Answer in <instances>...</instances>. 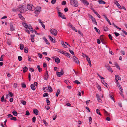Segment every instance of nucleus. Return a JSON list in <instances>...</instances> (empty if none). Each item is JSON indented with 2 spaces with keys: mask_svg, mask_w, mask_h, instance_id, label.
Wrapping results in <instances>:
<instances>
[{
  "mask_svg": "<svg viewBox=\"0 0 127 127\" xmlns=\"http://www.w3.org/2000/svg\"><path fill=\"white\" fill-rule=\"evenodd\" d=\"M70 4L73 6L77 7L78 6V3L76 0H69Z\"/></svg>",
  "mask_w": 127,
  "mask_h": 127,
  "instance_id": "obj_1",
  "label": "nucleus"
},
{
  "mask_svg": "<svg viewBox=\"0 0 127 127\" xmlns=\"http://www.w3.org/2000/svg\"><path fill=\"white\" fill-rule=\"evenodd\" d=\"M41 9V7L40 6H37L35 8H34L35 14V16H37L39 14L40 12Z\"/></svg>",
  "mask_w": 127,
  "mask_h": 127,
  "instance_id": "obj_2",
  "label": "nucleus"
},
{
  "mask_svg": "<svg viewBox=\"0 0 127 127\" xmlns=\"http://www.w3.org/2000/svg\"><path fill=\"white\" fill-rule=\"evenodd\" d=\"M27 9L30 11H33L34 10V7L32 4H29L27 6Z\"/></svg>",
  "mask_w": 127,
  "mask_h": 127,
  "instance_id": "obj_3",
  "label": "nucleus"
},
{
  "mask_svg": "<svg viewBox=\"0 0 127 127\" xmlns=\"http://www.w3.org/2000/svg\"><path fill=\"white\" fill-rule=\"evenodd\" d=\"M50 32L52 35H56L57 33L58 32L56 30L54 29H52L50 31Z\"/></svg>",
  "mask_w": 127,
  "mask_h": 127,
  "instance_id": "obj_4",
  "label": "nucleus"
},
{
  "mask_svg": "<svg viewBox=\"0 0 127 127\" xmlns=\"http://www.w3.org/2000/svg\"><path fill=\"white\" fill-rule=\"evenodd\" d=\"M58 14H59V16L60 17L63 19H65L66 18L64 15L61 12H58Z\"/></svg>",
  "mask_w": 127,
  "mask_h": 127,
  "instance_id": "obj_5",
  "label": "nucleus"
},
{
  "mask_svg": "<svg viewBox=\"0 0 127 127\" xmlns=\"http://www.w3.org/2000/svg\"><path fill=\"white\" fill-rule=\"evenodd\" d=\"M73 59L75 63H76L77 64H79V61L77 57H73Z\"/></svg>",
  "mask_w": 127,
  "mask_h": 127,
  "instance_id": "obj_6",
  "label": "nucleus"
},
{
  "mask_svg": "<svg viewBox=\"0 0 127 127\" xmlns=\"http://www.w3.org/2000/svg\"><path fill=\"white\" fill-rule=\"evenodd\" d=\"M114 3L116 5V6L119 7V8L121 9H122V7L118 3V1L115 0L114 1Z\"/></svg>",
  "mask_w": 127,
  "mask_h": 127,
  "instance_id": "obj_7",
  "label": "nucleus"
},
{
  "mask_svg": "<svg viewBox=\"0 0 127 127\" xmlns=\"http://www.w3.org/2000/svg\"><path fill=\"white\" fill-rule=\"evenodd\" d=\"M81 2L84 4V5L86 6H88L89 4V3L86 0H82Z\"/></svg>",
  "mask_w": 127,
  "mask_h": 127,
  "instance_id": "obj_8",
  "label": "nucleus"
},
{
  "mask_svg": "<svg viewBox=\"0 0 127 127\" xmlns=\"http://www.w3.org/2000/svg\"><path fill=\"white\" fill-rule=\"evenodd\" d=\"M115 78L116 82L118 81V80H121V78L118 75H116L115 76Z\"/></svg>",
  "mask_w": 127,
  "mask_h": 127,
  "instance_id": "obj_9",
  "label": "nucleus"
},
{
  "mask_svg": "<svg viewBox=\"0 0 127 127\" xmlns=\"http://www.w3.org/2000/svg\"><path fill=\"white\" fill-rule=\"evenodd\" d=\"M69 26L70 28H71L74 31L76 32H77V30L70 23L69 24Z\"/></svg>",
  "mask_w": 127,
  "mask_h": 127,
  "instance_id": "obj_10",
  "label": "nucleus"
},
{
  "mask_svg": "<svg viewBox=\"0 0 127 127\" xmlns=\"http://www.w3.org/2000/svg\"><path fill=\"white\" fill-rule=\"evenodd\" d=\"M49 76L48 72L47 70H46V74H45V77H44V79L45 80H47L48 78V77Z\"/></svg>",
  "mask_w": 127,
  "mask_h": 127,
  "instance_id": "obj_11",
  "label": "nucleus"
},
{
  "mask_svg": "<svg viewBox=\"0 0 127 127\" xmlns=\"http://www.w3.org/2000/svg\"><path fill=\"white\" fill-rule=\"evenodd\" d=\"M18 11H19L21 13L24 12L25 11L22 8V6L20 7L18 9Z\"/></svg>",
  "mask_w": 127,
  "mask_h": 127,
  "instance_id": "obj_12",
  "label": "nucleus"
},
{
  "mask_svg": "<svg viewBox=\"0 0 127 127\" xmlns=\"http://www.w3.org/2000/svg\"><path fill=\"white\" fill-rule=\"evenodd\" d=\"M56 74L58 77H60L62 75L64 74V73L63 72H57Z\"/></svg>",
  "mask_w": 127,
  "mask_h": 127,
  "instance_id": "obj_13",
  "label": "nucleus"
},
{
  "mask_svg": "<svg viewBox=\"0 0 127 127\" xmlns=\"http://www.w3.org/2000/svg\"><path fill=\"white\" fill-rule=\"evenodd\" d=\"M96 97L98 101L99 102H101L102 101V100L100 99V96L96 94Z\"/></svg>",
  "mask_w": 127,
  "mask_h": 127,
  "instance_id": "obj_14",
  "label": "nucleus"
},
{
  "mask_svg": "<svg viewBox=\"0 0 127 127\" xmlns=\"http://www.w3.org/2000/svg\"><path fill=\"white\" fill-rule=\"evenodd\" d=\"M91 19L92 20V21L94 23V24L96 25H97V23L96 22L95 20L93 17L92 16L91 17Z\"/></svg>",
  "mask_w": 127,
  "mask_h": 127,
  "instance_id": "obj_15",
  "label": "nucleus"
},
{
  "mask_svg": "<svg viewBox=\"0 0 127 127\" xmlns=\"http://www.w3.org/2000/svg\"><path fill=\"white\" fill-rule=\"evenodd\" d=\"M48 36L49 37L50 39V40L52 42L54 43L55 42V40L53 39V38L51 36L49 35H48Z\"/></svg>",
  "mask_w": 127,
  "mask_h": 127,
  "instance_id": "obj_16",
  "label": "nucleus"
},
{
  "mask_svg": "<svg viewBox=\"0 0 127 127\" xmlns=\"http://www.w3.org/2000/svg\"><path fill=\"white\" fill-rule=\"evenodd\" d=\"M10 26L11 31H13L14 30V27L12 24H10Z\"/></svg>",
  "mask_w": 127,
  "mask_h": 127,
  "instance_id": "obj_17",
  "label": "nucleus"
},
{
  "mask_svg": "<svg viewBox=\"0 0 127 127\" xmlns=\"http://www.w3.org/2000/svg\"><path fill=\"white\" fill-rule=\"evenodd\" d=\"M28 70V68L26 66H25L23 69V72L24 73L27 72Z\"/></svg>",
  "mask_w": 127,
  "mask_h": 127,
  "instance_id": "obj_18",
  "label": "nucleus"
},
{
  "mask_svg": "<svg viewBox=\"0 0 127 127\" xmlns=\"http://www.w3.org/2000/svg\"><path fill=\"white\" fill-rule=\"evenodd\" d=\"M55 61L57 64H58L60 62V59L57 57H56L55 59Z\"/></svg>",
  "mask_w": 127,
  "mask_h": 127,
  "instance_id": "obj_19",
  "label": "nucleus"
},
{
  "mask_svg": "<svg viewBox=\"0 0 127 127\" xmlns=\"http://www.w3.org/2000/svg\"><path fill=\"white\" fill-rule=\"evenodd\" d=\"M31 89L33 90H34L35 89V86L33 84H31Z\"/></svg>",
  "mask_w": 127,
  "mask_h": 127,
  "instance_id": "obj_20",
  "label": "nucleus"
},
{
  "mask_svg": "<svg viewBox=\"0 0 127 127\" xmlns=\"http://www.w3.org/2000/svg\"><path fill=\"white\" fill-rule=\"evenodd\" d=\"M101 81L102 82V84H103L105 86L107 87V84L106 83L105 81L104 80H101Z\"/></svg>",
  "mask_w": 127,
  "mask_h": 127,
  "instance_id": "obj_21",
  "label": "nucleus"
},
{
  "mask_svg": "<svg viewBox=\"0 0 127 127\" xmlns=\"http://www.w3.org/2000/svg\"><path fill=\"white\" fill-rule=\"evenodd\" d=\"M43 39L44 40V41L46 42V44H49V43L48 41L46 39L45 37H43Z\"/></svg>",
  "mask_w": 127,
  "mask_h": 127,
  "instance_id": "obj_22",
  "label": "nucleus"
},
{
  "mask_svg": "<svg viewBox=\"0 0 127 127\" xmlns=\"http://www.w3.org/2000/svg\"><path fill=\"white\" fill-rule=\"evenodd\" d=\"M33 112L36 115H38V111L37 110H33Z\"/></svg>",
  "mask_w": 127,
  "mask_h": 127,
  "instance_id": "obj_23",
  "label": "nucleus"
},
{
  "mask_svg": "<svg viewBox=\"0 0 127 127\" xmlns=\"http://www.w3.org/2000/svg\"><path fill=\"white\" fill-rule=\"evenodd\" d=\"M99 3V4H105L106 2L102 0H99L98 1Z\"/></svg>",
  "mask_w": 127,
  "mask_h": 127,
  "instance_id": "obj_24",
  "label": "nucleus"
},
{
  "mask_svg": "<svg viewBox=\"0 0 127 127\" xmlns=\"http://www.w3.org/2000/svg\"><path fill=\"white\" fill-rule=\"evenodd\" d=\"M59 52L61 53H62L64 55H66V52L64 51H59Z\"/></svg>",
  "mask_w": 127,
  "mask_h": 127,
  "instance_id": "obj_25",
  "label": "nucleus"
},
{
  "mask_svg": "<svg viewBox=\"0 0 127 127\" xmlns=\"http://www.w3.org/2000/svg\"><path fill=\"white\" fill-rule=\"evenodd\" d=\"M22 6L23 8V9H24V10L25 11L27 10V6H26L23 5Z\"/></svg>",
  "mask_w": 127,
  "mask_h": 127,
  "instance_id": "obj_26",
  "label": "nucleus"
},
{
  "mask_svg": "<svg viewBox=\"0 0 127 127\" xmlns=\"http://www.w3.org/2000/svg\"><path fill=\"white\" fill-rule=\"evenodd\" d=\"M7 44L9 45H10L11 43V40L10 39H8L7 40Z\"/></svg>",
  "mask_w": 127,
  "mask_h": 127,
  "instance_id": "obj_27",
  "label": "nucleus"
},
{
  "mask_svg": "<svg viewBox=\"0 0 127 127\" xmlns=\"http://www.w3.org/2000/svg\"><path fill=\"white\" fill-rule=\"evenodd\" d=\"M115 65L116 66L118 69H119V70H120V66H119L118 64L117 63H115Z\"/></svg>",
  "mask_w": 127,
  "mask_h": 127,
  "instance_id": "obj_28",
  "label": "nucleus"
},
{
  "mask_svg": "<svg viewBox=\"0 0 127 127\" xmlns=\"http://www.w3.org/2000/svg\"><path fill=\"white\" fill-rule=\"evenodd\" d=\"M34 35H32L31 36V40L32 42H34Z\"/></svg>",
  "mask_w": 127,
  "mask_h": 127,
  "instance_id": "obj_29",
  "label": "nucleus"
},
{
  "mask_svg": "<svg viewBox=\"0 0 127 127\" xmlns=\"http://www.w3.org/2000/svg\"><path fill=\"white\" fill-rule=\"evenodd\" d=\"M116 83L119 89H121V86L120 84H119V83L118 81H117V82H116Z\"/></svg>",
  "mask_w": 127,
  "mask_h": 127,
  "instance_id": "obj_30",
  "label": "nucleus"
},
{
  "mask_svg": "<svg viewBox=\"0 0 127 127\" xmlns=\"http://www.w3.org/2000/svg\"><path fill=\"white\" fill-rule=\"evenodd\" d=\"M23 26L26 29H28V28L29 26L26 23H24L23 24Z\"/></svg>",
  "mask_w": 127,
  "mask_h": 127,
  "instance_id": "obj_31",
  "label": "nucleus"
},
{
  "mask_svg": "<svg viewBox=\"0 0 127 127\" xmlns=\"http://www.w3.org/2000/svg\"><path fill=\"white\" fill-rule=\"evenodd\" d=\"M12 113L13 115L15 116H16L18 114L17 112L15 111H13Z\"/></svg>",
  "mask_w": 127,
  "mask_h": 127,
  "instance_id": "obj_32",
  "label": "nucleus"
},
{
  "mask_svg": "<svg viewBox=\"0 0 127 127\" xmlns=\"http://www.w3.org/2000/svg\"><path fill=\"white\" fill-rule=\"evenodd\" d=\"M95 29L96 31V32H97L98 33H100V31L98 29H97L96 27H95L94 28Z\"/></svg>",
  "mask_w": 127,
  "mask_h": 127,
  "instance_id": "obj_33",
  "label": "nucleus"
},
{
  "mask_svg": "<svg viewBox=\"0 0 127 127\" xmlns=\"http://www.w3.org/2000/svg\"><path fill=\"white\" fill-rule=\"evenodd\" d=\"M37 67L39 71L40 72H41V68L40 67V66L39 65H38L37 66Z\"/></svg>",
  "mask_w": 127,
  "mask_h": 127,
  "instance_id": "obj_34",
  "label": "nucleus"
},
{
  "mask_svg": "<svg viewBox=\"0 0 127 127\" xmlns=\"http://www.w3.org/2000/svg\"><path fill=\"white\" fill-rule=\"evenodd\" d=\"M1 101L2 102H6V100H4V96H2L1 99Z\"/></svg>",
  "mask_w": 127,
  "mask_h": 127,
  "instance_id": "obj_35",
  "label": "nucleus"
},
{
  "mask_svg": "<svg viewBox=\"0 0 127 127\" xmlns=\"http://www.w3.org/2000/svg\"><path fill=\"white\" fill-rule=\"evenodd\" d=\"M20 49L21 50H23L24 47V45L23 44H20Z\"/></svg>",
  "mask_w": 127,
  "mask_h": 127,
  "instance_id": "obj_36",
  "label": "nucleus"
},
{
  "mask_svg": "<svg viewBox=\"0 0 127 127\" xmlns=\"http://www.w3.org/2000/svg\"><path fill=\"white\" fill-rule=\"evenodd\" d=\"M96 112L98 114H99L100 115H101L100 114V112L99 111V110L98 109H96Z\"/></svg>",
  "mask_w": 127,
  "mask_h": 127,
  "instance_id": "obj_37",
  "label": "nucleus"
},
{
  "mask_svg": "<svg viewBox=\"0 0 127 127\" xmlns=\"http://www.w3.org/2000/svg\"><path fill=\"white\" fill-rule=\"evenodd\" d=\"M65 55L68 58H71V56H70V54L68 53H66Z\"/></svg>",
  "mask_w": 127,
  "mask_h": 127,
  "instance_id": "obj_38",
  "label": "nucleus"
},
{
  "mask_svg": "<svg viewBox=\"0 0 127 127\" xmlns=\"http://www.w3.org/2000/svg\"><path fill=\"white\" fill-rule=\"evenodd\" d=\"M60 93V90H58L57 92L56 95V96L58 97V95Z\"/></svg>",
  "mask_w": 127,
  "mask_h": 127,
  "instance_id": "obj_39",
  "label": "nucleus"
},
{
  "mask_svg": "<svg viewBox=\"0 0 127 127\" xmlns=\"http://www.w3.org/2000/svg\"><path fill=\"white\" fill-rule=\"evenodd\" d=\"M74 83L77 84H80V83L77 80H75V81H74Z\"/></svg>",
  "mask_w": 127,
  "mask_h": 127,
  "instance_id": "obj_40",
  "label": "nucleus"
},
{
  "mask_svg": "<svg viewBox=\"0 0 127 127\" xmlns=\"http://www.w3.org/2000/svg\"><path fill=\"white\" fill-rule=\"evenodd\" d=\"M21 103L24 105H25L26 103V102L23 100H22L21 101Z\"/></svg>",
  "mask_w": 127,
  "mask_h": 127,
  "instance_id": "obj_41",
  "label": "nucleus"
},
{
  "mask_svg": "<svg viewBox=\"0 0 127 127\" xmlns=\"http://www.w3.org/2000/svg\"><path fill=\"white\" fill-rule=\"evenodd\" d=\"M86 59L87 60V61H88V63H90L91 62L90 59V58H89L88 56L86 58Z\"/></svg>",
  "mask_w": 127,
  "mask_h": 127,
  "instance_id": "obj_42",
  "label": "nucleus"
},
{
  "mask_svg": "<svg viewBox=\"0 0 127 127\" xmlns=\"http://www.w3.org/2000/svg\"><path fill=\"white\" fill-rule=\"evenodd\" d=\"M19 16L20 19L22 20H23L24 19L23 17L22 16V15L21 14H19L18 15Z\"/></svg>",
  "mask_w": 127,
  "mask_h": 127,
  "instance_id": "obj_43",
  "label": "nucleus"
},
{
  "mask_svg": "<svg viewBox=\"0 0 127 127\" xmlns=\"http://www.w3.org/2000/svg\"><path fill=\"white\" fill-rule=\"evenodd\" d=\"M28 48L26 47H25L24 48V51L26 53H27L28 52Z\"/></svg>",
  "mask_w": 127,
  "mask_h": 127,
  "instance_id": "obj_44",
  "label": "nucleus"
},
{
  "mask_svg": "<svg viewBox=\"0 0 127 127\" xmlns=\"http://www.w3.org/2000/svg\"><path fill=\"white\" fill-rule=\"evenodd\" d=\"M10 119L11 120H14L15 121H16L17 120L16 118L15 117H12L10 118Z\"/></svg>",
  "mask_w": 127,
  "mask_h": 127,
  "instance_id": "obj_45",
  "label": "nucleus"
},
{
  "mask_svg": "<svg viewBox=\"0 0 127 127\" xmlns=\"http://www.w3.org/2000/svg\"><path fill=\"white\" fill-rule=\"evenodd\" d=\"M105 67L107 69L110 67L109 65L108 64H105Z\"/></svg>",
  "mask_w": 127,
  "mask_h": 127,
  "instance_id": "obj_46",
  "label": "nucleus"
},
{
  "mask_svg": "<svg viewBox=\"0 0 127 127\" xmlns=\"http://www.w3.org/2000/svg\"><path fill=\"white\" fill-rule=\"evenodd\" d=\"M62 44L64 48H66L67 47V46L64 44V42H62Z\"/></svg>",
  "mask_w": 127,
  "mask_h": 127,
  "instance_id": "obj_47",
  "label": "nucleus"
},
{
  "mask_svg": "<svg viewBox=\"0 0 127 127\" xmlns=\"http://www.w3.org/2000/svg\"><path fill=\"white\" fill-rule=\"evenodd\" d=\"M48 88L49 91V92H51L52 91V88L50 86H49Z\"/></svg>",
  "mask_w": 127,
  "mask_h": 127,
  "instance_id": "obj_48",
  "label": "nucleus"
},
{
  "mask_svg": "<svg viewBox=\"0 0 127 127\" xmlns=\"http://www.w3.org/2000/svg\"><path fill=\"white\" fill-rule=\"evenodd\" d=\"M103 28L104 31H108V28L107 26L104 27Z\"/></svg>",
  "mask_w": 127,
  "mask_h": 127,
  "instance_id": "obj_49",
  "label": "nucleus"
},
{
  "mask_svg": "<svg viewBox=\"0 0 127 127\" xmlns=\"http://www.w3.org/2000/svg\"><path fill=\"white\" fill-rule=\"evenodd\" d=\"M22 57L20 56H19L18 57V59L19 61H21L22 60Z\"/></svg>",
  "mask_w": 127,
  "mask_h": 127,
  "instance_id": "obj_50",
  "label": "nucleus"
},
{
  "mask_svg": "<svg viewBox=\"0 0 127 127\" xmlns=\"http://www.w3.org/2000/svg\"><path fill=\"white\" fill-rule=\"evenodd\" d=\"M37 54L39 56V57L40 58H42V54H40L39 53H37Z\"/></svg>",
  "mask_w": 127,
  "mask_h": 127,
  "instance_id": "obj_51",
  "label": "nucleus"
},
{
  "mask_svg": "<svg viewBox=\"0 0 127 127\" xmlns=\"http://www.w3.org/2000/svg\"><path fill=\"white\" fill-rule=\"evenodd\" d=\"M56 0H52L51 1V3L53 4H54L56 2Z\"/></svg>",
  "mask_w": 127,
  "mask_h": 127,
  "instance_id": "obj_52",
  "label": "nucleus"
},
{
  "mask_svg": "<svg viewBox=\"0 0 127 127\" xmlns=\"http://www.w3.org/2000/svg\"><path fill=\"white\" fill-rule=\"evenodd\" d=\"M78 32L79 33V34H80L81 36H82V37H83V34L80 31H78Z\"/></svg>",
  "mask_w": 127,
  "mask_h": 127,
  "instance_id": "obj_53",
  "label": "nucleus"
},
{
  "mask_svg": "<svg viewBox=\"0 0 127 127\" xmlns=\"http://www.w3.org/2000/svg\"><path fill=\"white\" fill-rule=\"evenodd\" d=\"M13 116L12 115L9 114L7 115V118H10L12 117Z\"/></svg>",
  "mask_w": 127,
  "mask_h": 127,
  "instance_id": "obj_54",
  "label": "nucleus"
},
{
  "mask_svg": "<svg viewBox=\"0 0 127 127\" xmlns=\"http://www.w3.org/2000/svg\"><path fill=\"white\" fill-rule=\"evenodd\" d=\"M48 93H44L43 95V96L44 97H45L46 96H48Z\"/></svg>",
  "mask_w": 127,
  "mask_h": 127,
  "instance_id": "obj_55",
  "label": "nucleus"
},
{
  "mask_svg": "<svg viewBox=\"0 0 127 127\" xmlns=\"http://www.w3.org/2000/svg\"><path fill=\"white\" fill-rule=\"evenodd\" d=\"M46 102H47V104L48 105H50V102L49 100H48V99H47L46 100Z\"/></svg>",
  "mask_w": 127,
  "mask_h": 127,
  "instance_id": "obj_56",
  "label": "nucleus"
},
{
  "mask_svg": "<svg viewBox=\"0 0 127 127\" xmlns=\"http://www.w3.org/2000/svg\"><path fill=\"white\" fill-rule=\"evenodd\" d=\"M108 36L109 39L111 40H112V36L110 34L108 35Z\"/></svg>",
  "mask_w": 127,
  "mask_h": 127,
  "instance_id": "obj_57",
  "label": "nucleus"
},
{
  "mask_svg": "<svg viewBox=\"0 0 127 127\" xmlns=\"http://www.w3.org/2000/svg\"><path fill=\"white\" fill-rule=\"evenodd\" d=\"M9 96L11 97H12L13 96V95L11 92H9Z\"/></svg>",
  "mask_w": 127,
  "mask_h": 127,
  "instance_id": "obj_58",
  "label": "nucleus"
},
{
  "mask_svg": "<svg viewBox=\"0 0 127 127\" xmlns=\"http://www.w3.org/2000/svg\"><path fill=\"white\" fill-rule=\"evenodd\" d=\"M30 114V113H29V111L28 110H27L26 111V115H29Z\"/></svg>",
  "mask_w": 127,
  "mask_h": 127,
  "instance_id": "obj_59",
  "label": "nucleus"
},
{
  "mask_svg": "<svg viewBox=\"0 0 127 127\" xmlns=\"http://www.w3.org/2000/svg\"><path fill=\"white\" fill-rule=\"evenodd\" d=\"M22 86L23 88H25L26 87V85L25 84L23 83L22 84Z\"/></svg>",
  "mask_w": 127,
  "mask_h": 127,
  "instance_id": "obj_60",
  "label": "nucleus"
},
{
  "mask_svg": "<svg viewBox=\"0 0 127 127\" xmlns=\"http://www.w3.org/2000/svg\"><path fill=\"white\" fill-rule=\"evenodd\" d=\"M32 121L33 122H34L35 121L36 118L35 117H33L32 118Z\"/></svg>",
  "mask_w": 127,
  "mask_h": 127,
  "instance_id": "obj_61",
  "label": "nucleus"
},
{
  "mask_svg": "<svg viewBox=\"0 0 127 127\" xmlns=\"http://www.w3.org/2000/svg\"><path fill=\"white\" fill-rule=\"evenodd\" d=\"M69 52H70L72 54L74 55V53L73 50H69Z\"/></svg>",
  "mask_w": 127,
  "mask_h": 127,
  "instance_id": "obj_62",
  "label": "nucleus"
},
{
  "mask_svg": "<svg viewBox=\"0 0 127 127\" xmlns=\"http://www.w3.org/2000/svg\"><path fill=\"white\" fill-rule=\"evenodd\" d=\"M66 3V2L65 1H63L62 4L63 5H65Z\"/></svg>",
  "mask_w": 127,
  "mask_h": 127,
  "instance_id": "obj_63",
  "label": "nucleus"
},
{
  "mask_svg": "<svg viewBox=\"0 0 127 127\" xmlns=\"http://www.w3.org/2000/svg\"><path fill=\"white\" fill-rule=\"evenodd\" d=\"M114 34L116 36H118L120 35V34L116 32H114Z\"/></svg>",
  "mask_w": 127,
  "mask_h": 127,
  "instance_id": "obj_64",
  "label": "nucleus"
}]
</instances>
